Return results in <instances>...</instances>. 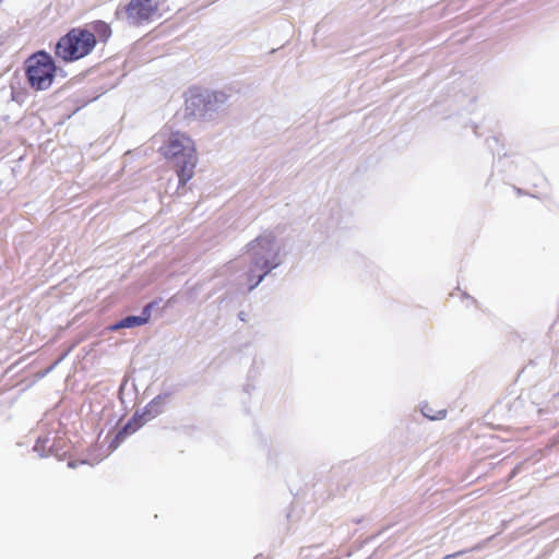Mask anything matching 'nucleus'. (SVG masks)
<instances>
[{"label":"nucleus","instance_id":"obj_1","mask_svg":"<svg viewBox=\"0 0 559 559\" xmlns=\"http://www.w3.org/2000/svg\"><path fill=\"white\" fill-rule=\"evenodd\" d=\"M153 141L155 144L160 143L159 153L173 163L179 183L186 185L193 177L198 163L193 140L183 132L163 129Z\"/></svg>","mask_w":559,"mask_h":559},{"label":"nucleus","instance_id":"obj_2","mask_svg":"<svg viewBox=\"0 0 559 559\" xmlns=\"http://www.w3.org/2000/svg\"><path fill=\"white\" fill-rule=\"evenodd\" d=\"M249 266L246 272L249 290L282 263L281 247L272 233H263L247 245Z\"/></svg>","mask_w":559,"mask_h":559},{"label":"nucleus","instance_id":"obj_3","mask_svg":"<svg viewBox=\"0 0 559 559\" xmlns=\"http://www.w3.org/2000/svg\"><path fill=\"white\" fill-rule=\"evenodd\" d=\"M96 45L95 33L86 28H72L62 36L55 48V53L63 61H75L87 56Z\"/></svg>","mask_w":559,"mask_h":559},{"label":"nucleus","instance_id":"obj_4","mask_svg":"<svg viewBox=\"0 0 559 559\" xmlns=\"http://www.w3.org/2000/svg\"><path fill=\"white\" fill-rule=\"evenodd\" d=\"M25 72L32 88L45 91L53 82L56 64L50 55L45 51H38L26 60Z\"/></svg>","mask_w":559,"mask_h":559},{"label":"nucleus","instance_id":"obj_5","mask_svg":"<svg viewBox=\"0 0 559 559\" xmlns=\"http://www.w3.org/2000/svg\"><path fill=\"white\" fill-rule=\"evenodd\" d=\"M226 96L222 92H190L186 99L188 115L199 119H211L225 103Z\"/></svg>","mask_w":559,"mask_h":559},{"label":"nucleus","instance_id":"obj_6","mask_svg":"<svg viewBox=\"0 0 559 559\" xmlns=\"http://www.w3.org/2000/svg\"><path fill=\"white\" fill-rule=\"evenodd\" d=\"M166 0H131L126 7L127 21L142 25L162 16L160 9Z\"/></svg>","mask_w":559,"mask_h":559},{"label":"nucleus","instance_id":"obj_7","mask_svg":"<svg viewBox=\"0 0 559 559\" xmlns=\"http://www.w3.org/2000/svg\"><path fill=\"white\" fill-rule=\"evenodd\" d=\"M169 400V394L164 393L154 397L145 407L142 414H135L118 433L117 439L123 440V438L130 433L136 431L139 427H141L145 421L155 418L157 415L162 414L166 403Z\"/></svg>","mask_w":559,"mask_h":559},{"label":"nucleus","instance_id":"obj_8","mask_svg":"<svg viewBox=\"0 0 559 559\" xmlns=\"http://www.w3.org/2000/svg\"><path fill=\"white\" fill-rule=\"evenodd\" d=\"M151 308V305L146 306L142 316H129L127 318L121 319L117 323H115L111 326V330H119V329H129L134 326L143 325L147 322L150 313L148 309Z\"/></svg>","mask_w":559,"mask_h":559},{"label":"nucleus","instance_id":"obj_9","mask_svg":"<svg viewBox=\"0 0 559 559\" xmlns=\"http://www.w3.org/2000/svg\"><path fill=\"white\" fill-rule=\"evenodd\" d=\"M420 412L426 418L431 420H440L447 416L445 409L433 411L429 404H423L420 407Z\"/></svg>","mask_w":559,"mask_h":559},{"label":"nucleus","instance_id":"obj_10","mask_svg":"<svg viewBox=\"0 0 559 559\" xmlns=\"http://www.w3.org/2000/svg\"><path fill=\"white\" fill-rule=\"evenodd\" d=\"M94 32L98 35L100 40H107L111 35L109 25L102 21L94 25Z\"/></svg>","mask_w":559,"mask_h":559},{"label":"nucleus","instance_id":"obj_11","mask_svg":"<svg viewBox=\"0 0 559 559\" xmlns=\"http://www.w3.org/2000/svg\"><path fill=\"white\" fill-rule=\"evenodd\" d=\"M48 442V438H38L36 444L34 445V451L37 452L40 456H45V448Z\"/></svg>","mask_w":559,"mask_h":559},{"label":"nucleus","instance_id":"obj_12","mask_svg":"<svg viewBox=\"0 0 559 559\" xmlns=\"http://www.w3.org/2000/svg\"><path fill=\"white\" fill-rule=\"evenodd\" d=\"M462 554H464V551H457V552H454L451 555H447L445 557H443V559H453V558L461 556Z\"/></svg>","mask_w":559,"mask_h":559},{"label":"nucleus","instance_id":"obj_13","mask_svg":"<svg viewBox=\"0 0 559 559\" xmlns=\"http://www.w3.org/2000/svg\"><path fill=\"white\" fill-rule=\"evenodd\" d=\"M68 466H69L70 468H75V467L78 466V462L69 461V462H68Z\"/></svg>","mask_w":559,"mask_h":559},{"label":"nucleus","instance_id":"obj_14","mask_svg":"<svg viewBox=\"0 0 559 559\" xmlns=\"http://www.w3.org/2000/svg\"><path fill=\"white\" fill-rule=\"evenodd\" d=\"M255 559H260L259 557H255Z\"/></svg>","mask_w":559,"mask_h":559}]
</instances>
